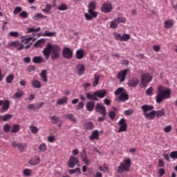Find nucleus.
<instances>
[{"instance_id": "f257e3e1", "label": "nucleus", "mask_w": 177, "mask_h": 177, "mask_svg": "<svg viewBox=\"0 0 177 177\" xmlns=\"http://www.w3.org/2000/svg\"><path fill=\"white\" fill-rule=\"evenodd\" d=\"M42 53L46 60H48L50 56L52 60H56L60 57L62 48L57 45H52V44L48 43L46 48L43 49Z\"/></svg>"}, {"instance_id": "f03ea898", "label": "nucleus", "mask_w": 177, "mask_h": 177, "mask_svg": "<svg viewBox=\"0 0 177 177\" xmlns=\"http://www.w3.org/2000/svg\"><path fill=\"white\" fill-rule=\"evenodd\" d=\"M171 97V91L169 89L164 90L162 86L158 88V94L156 95V103H161L165 99Z\"/></svg>"}, {"instance_id": "7ed1b4c3", "label": "nucleus", "mask_w": 177, "mask_h": 177, "mask_svg": "<svg viewBox=\"0 0 177 177\" xmlns=\"http://www.w3.org/2000/svg\"><path fill=\"white\" fill-rule=\"evenodd\" d=\"M131 165H132V161L131 160V158H124L118 166V172L119 174H123V172H129V171H131Z\"/></svg>"}, {"instance_id": "20e7f679", "label": "nucleus", "mask_w": 177, "mask_h": 177, "mask_svg": "<svg viewBox=\"0 0 177 177\" xmlns=\"http://www.w3.org/2000/svg\"><path fill=\"white\" fill-rule=\"evenodd\" d=\"M127 23V18L124 17H118L111 21L109 28L112 30H115L118 28V24H125Z\"/></svg>"}, {"instance_id": "39448f33", "label": "nucleus", "mask_w": 177, "mask_h": 177, "mask_svg": "<svg viewBox=\"0 0 177 177\" xmlns=\"http://www.w3.org/2000/svg\"><path fill=\"white\" fill-rule=\"evenodd\" d=\"M153 80V76L149 73H144L141 75V87L147 88V85L150 84L151 81Z\"/></svg>"}, {"instance_id": "423d86ee", "label": "nucleus", "mask_w": 177, "mask_h": 177, "mask_svg": "<svg viewBox=\"0 0 177 177\" xmlns=\"http://www.w3.org/2000/svg\"><path fill=\"white\" fill-rule=\"evenodd\" d=\"M113 35L115 37V39L120 41L121 42H127V41H129V39H131V36L128 34H123L121 35V33L114 32Z\"/></svg>"}, {"instance_id": "0eeeda50", "label": "nucleus", "mask_w": 177, "mask_h": 177, "mask_svg": "<svg viewBox=\"0 0 177 177\" xmlns=\"http://www.w3.org/2000/svg\"><path fill=\"white\" fill-rule=\"evenodd\" d=\"M118 125H120L119 129L118 131V133L121 132H127L128 129V124H127V120L122 118L118 122Z\"/></svg>"}, {"instance_id": "6e6552de", "label": "nucleus", "mask_w": 177, "mask_h": 177, "mask_svg": "<svg viewBox=\"0 0 177 177\" xmlns=\"http://www.w3.org/2000/svg\"><path fill=\"white\" fill-rule=\"evenodd\" d=\"M12 147H15L19 150L21 153H23L26 149H27V144L26 143H20L17 142H12Z\"/></svg>"}, {"instance_id": "1a4fd4ad", "label": "nucleus", "mask_w": 177, "mask_h": 177, "mask_svg": "<svg viewBox=\"0 0 177 177\" xmlns=\"http://www.w3.org/2000/svg\"><path fill=\"white\" fill-rule=\"evenodd\" d=\"M62 55L65 59H73V50L68 47L64 48L62 50Z\"/></svg>"}, {"instance_id": "9d476101", "label": "nucleus", "mask_w": 177, "mask_h": 177, "mask_svg": "<svg viewBox=\"0 0 177 177\" xmlns=\"http://www.w3.org/2000/svg\"><path fill=\"white\" fill-rule=\"evenodd\" d=\"M95 111L97 113H99L102 115V117H106L107 115V111L106 110V107L102 104L97 103L95 106Z\"/></svg>"}, {"instance_id": "9b49d317", "label": "nucleus", "mask_w": 177, "mask_h": 177, "mask_svg": "<svg viewBox=\"0 0 177 177\" xmlns=\"http://www.w3.org/2000/svg\"><path fill=\"white\" fill-rule=\"evenodd\" d=\"M113 10V5L111 3L105 2L101 7V12L103 13H110Z\"/></svg>"}, {"instance_id": "f8f14e48", "label": "nucleus", "mask_w": 177, "mask_h": 177, "mask_svg": "<svg viewBox=\"0 0 177 177\" xmlns=\"http://www.w3.org/2000/svg\"><path fill=\"white\" fill-rule=\"evenodd\" d=\"M88 13H85L84 17L86 20H92L93 18L97 17V12L95 10H88Z\"/></svg>"}, {"instance_id": "ddd939ff", "label": "nucleus", "mask_w": 177, "mask_h": 177, "mask_svg": "<svg viewBox=\"0 0 177 177\" xmlns=\"http://www.w3.org/2000/svg\"><path fill=\"white\" fill-rule=\"evenodd\" d=\"M77 164H80V160L78 158L71 156L69 160L68 161V166L69 168H74Z\"/></svg>"}, {"instance_id": "4468645a", "label": "nucleus", "mask_w": 177, "mask_h": 177, "mask_svg": "<svg viewBox=\"0 0 177 177\" xmlns=\"http://www.w3.org/2000/svg\"><path fill=\"white\" fill-rule=\"evenodd\" d=\"M129 99V95H128L127 93H123L115 98V102H118L119 103H125V102Z\"/></svg>"}, {"instance_id": "2eb2a0df", "label": "nucleus", "mask_w": 177, "mask_h": 177, "mask_svg": "<svg viewBox=\"0 0 177 177\" xmlns=\"http://www.w3.org/2000/svg\"><path fill=\"white\" fill-rule=\"evenodd\" d=\"M8 45L9 46L17 48V50H23V49H24V45L20 43V41H14L10 42Z\"/></svg>"}, {"instance_id": "dca6fc26", "label": "nucleus", "mask_w": 177, "mask_h": 177, "mask_svg": "<svg viewBox=\"0 0 177 177\" xmlns=\"http://www.w3.org/2000/svg\"><path fill=\"white\" fill-rule=\"evenodd\" d=\"M1 113H6L10 108V101L9 100H2Z\"/></svg>"}, {"instance_id": "f3484780", "label": "nucleus", "mask_w": 177, "mask_h": 177, "mask_svg": "<svg viewBox=\"0 0 177 177\" xmlns=\"http://www.w3.org/2000/svg\"><path fill=\"white\" fill-rule=\"evenodd\" d=\"M129 72V69H124L123 71H121L118 74V80H120V82H124L125 81V77H127V75Z\"/></svg>"}, {"instance_id": "a211bd4d", "label": "nucleus", "mask_w": 177, "mask_h": 177, "mask_svg": "<svg viewBox=\"0 0 177 177\" xmlns=\"http://www.w3.org/2000/svg\"><path fill=\"white\" fill-rule=\"evenodd\" d=\"M20 39L22 44L27 45L28 44H30V41L34 42V41H35L37 39L34 38L33 37H27V36H22L21 37Z\"/></svg>"}, {"instance_id": "6ab92c4d", "label": "nucleus", "mask_w": 177, "mask_h": 177, "mask_svg": "<svg viewBox=\"0 0 177 177\" xmlns=\"http://www.w3.org/2000/svg\"><path fill=\"white\" fill-rule=\"evenodd\" d=\"M39 162H41V158L38 156H35L34 158H30V160L28 162V164L30 165L35 167V165H38Z\"/></svg>"}, {"instance_id": "aec40b11", "label": "nucleus", "mask_w": 177, "mask_h": 177, "mask_svg": "<svg viewBox=\"0 0 177 177\" xmlns=\"http://www.w3.org/2000/svg\"><path fill=\"white\" fill-rule=\"evenodd\" d=\"M82 160L86 165H91V160L88 159V155L86 154V151H85V149H83V152L82 153Z\"/></svg>"}, {"instance_id": "412c9836", "label": "nucleus", "mask_w": 177, "mask_h": 177, "mask_svg": "<svg viewBox=\"0 0 177 177\" xmlns=\"http://www.w3.org/2000/svg\"><path fill=\"white\" fill-rule=\"evenodd\" d=\"M175 24V21H174L173 19H167L164 21V27L167 30L169 28H171V27H174V25Z\"/></svg>"}, {"instance_id": "4be33fe9", "label": "nucleus", "mask_w": 177, "mask_h": 177, "mask_svg": "<svg viewBox=\"0 0 177 177\" xmlns=\"http://www.w3.org/2000/svg\"><path fill=\"white\" fill-rule=\"evenodd\" d=\"M84 56H85V50L79 49L76 51L75 57L77 60H82V59H84Z\"/></svg>"}, {"instance_id": "5701e85b", "label": "nucleus", "mask_w": 177, "mask_h": 177, "mask_svg": "<svg viewBox=\"0 0 177 177\" xmlns=\"http://www.w3.org/2000/svg\"><path fill=\"white\" fill-rule=\"evenodd\" d=\"M138 84H139V80H138L136 77L131 79L128 82L129 86L131 88H135L136 86H138Z\"/></svg>"}, {"instance_id": "b1692460", "label": "nucleus", "mask_w": 177, "mask_h": 177, "mask_svg": "<svg viewBox=\"0 0 177 177\" xmlns=\"http://www.w3.org/2000/svg\"><path fill=\"white\" fill-rule=\"evenodd\" d=\"M144 116L147 120H154V118H156V111H152L149 113H145Z\"/></svg>"}, {"instance_id": "393cba45", "label": "nucleus", "mask_w": 177, "mask_h": 177, "mask_svg": "<svg viewBox=\"0 0 177 177\" xmlns=\"http://www.w3.org/2000/svg\"><path fill=\"white\" fill-rule=\"evenodd\" d=\"M154 109L153 105H148L145 104L141 106V109L142 110L143 113H147V111H151Z\"/></svg>"}, {"instance_id": "a878e982", "label": "nucleus", "mask_w": 177, "mask_h": 177, "mask_svg": "<svg viewBox=\"0 0 177 177\" xmlns=\"http://www.w3.org/2000/svg\"><path fill=\"white\" fill-rule=\"evenodd\" d=\"M32 62H33V63L39 64L41 63H45V59H44V57H42V56H36V57H33Z\"/></svg>"}, {"instance_id": "bb28decb", "label": "nucleus", "mask_w": 177, "mask_h": 177, "mask_svg": "<svg viewBox=\"0 0 177 177\" xmlns=\"http://www.w3.org/2000/svg\"><path fill=\"white\" fill-rule=\"evenodd\" d=\"M107 94V92L104 90H100L95 91V95H96L97 97H100V99H103Z\"/></svg>"}, {"instance_id": "cd10ccee", "label": "nucleus", "mask_w": 177, "mask_h": 177, "mask_svg": "<svg viewBox=\"0 0 177 177\" xmlns=\"http://www.w3.org/2000/svg\"><path fill=\"white\" fill-rule=\"evenodd\" d=\"M86 109L87 111H93V109H95V102L93 101L88 102L86 105Z\"/></svg>"}, {"instance_id": "c85d7f7f", "label": "nucleus", "mask_w": 177, "mask_h": 177, "mask_svg": "<svg viewBox=\"0 0 177 177\" xmlns=\"http://www.w3.org/2000/svg\"><path fill=\"white\" fill-rule=\"evenodd\" d=\"M90 140H99V131L97 130H95L93 131L92 134L89 136Z\"/></svg>"}, {"instance_id": "c756f323", "label": "nucleus", "mask_w": 177, "mask_h": 177, "mask_svg": "<svg viewBox=\"0 0 177 177\" xmlns=\"http://www.w3.org/2000/svg\"><path fill=\"white\" fill-rule=\"evenodd\" d=\"M31 84L33 88L37 89H39V88H41V82L38 81L37 79H34L33 80H32Z\"/></svg>"}, {"instance_id": "7c9ffc66", "label": "nucleus", "mask_w": 177, "mask_h": 177, "mask_svg": "<svg viewBox=\"0 0 177 177\" xmlns=\"http://www.w3.org/2000/svg\"><path fill=\"white\" fill-rule=\"evenodd\" d=\"M47 74H48V72H46V70H43L41 71V73L39 74V75L44 82H48Z\"/></svg>"}, {"instance_id": "2f4dec72", "label": "nucleus", "mask_w": 177, "mask_h": 177, "mask_svg": "<svg viewBox=\"0 0 177 177\" xmlns=\"http://www.w3.org/2000/svg\"><path fill=\"white\" fill-rule=\"evenodd\" d=\"M13 118V115L10 114H6L3 116L0 115V121H4V122H6V121H9V120H12Z\"/></svg>"}, {"instance_id": "473e14b6", "label": "nucleus", "mask_w": 177, "mask_h": 177, "mask_svg": "<svg viewBox=\"0 0 177 177\" xmlns=\"http://www.w3.org/2000/svg\"><path fill=\"white\" fill-rule=\"evenodd\" d=\"M86 96L87 99H88V100H95L96 102H97V100H99V98H97V95H95V92L93 94L86 93Z\"/></svg>"}, {"instance_id": "72a5a7b5", "label": "nucleus", "mask_w": 177, "mask_h": 177, "mask_svg": "<svg viewBox=\"0 0 177 177\" xmlns=\"http://www.w3.org/2000/svg\"><path fill=\"white\" fill-rule=\"evenodd\" d=\"M45 45V39H41L38 40L35 44V48H42Z\"/></svg>"}, {"instance_id": "f704fd0d", "label": "nucleus", "mask_w": 177, "mask_h": 177, "mask_svg": "<svg viewBox=\"0 0 177 177\" xmlns=\"http://www.w3.org/2000/svg\"><path fill=\"white\" fill-rule=\"evenodd\" d=\"M24 91L19 89L18 91L15 93L12 96V99H20V97H21V96H24Z\"/></svg>"}, {"instance_id": "c9c22d12", "label": "nucleus", "mask_w": 177, "mask_h": 177, "mask_svg": "<svg viewBox=\"0 0 177 177\" xmlns=\"http://www.w3.org/2000/svg\"><path fill=\"white\" fill-rule=\"evenodd\" d=\"M68 102V97H63L62 98L58 99L57 101V104L62 105L67 103Z\"/></svg>"}, {"instance_id": "e433bc0d", "label": "nucleus", "mask_w": 177, "mask_h": 177, "mask_svg": "<svg viewBox=\"0 0 177 177\" xmlns=\"http://www.w3.org/2000/svg\"><path fill=\"white\" fill-rule=\"evenodd\" d=\"M66 118L72 121V122L76 123L77 119L74 117V114L73 113H67L65 115Z\"/></svg>"}, {"instance_id": "4c0bfd02", "label": "nucleus", "mask_w": 177, "mask_h": 177, "mask_svg": "<svg viewBox=\"0 0 177 177\" xmlns=\"http://www.w3.org/2000/svg\"><path fill=\"white\" fill-rule=\"evenodd\" d=\"M20 131V125L19 124H13L11 129L12 133H17Z\"/></svg>"}, {"instance_id": "58836bf2", "label": "nucleus", "mask_w": 177, "mask_h": 177, "mask_svg": "<svg viewBox=\"0 0 177 177\" xmlns=\"http://www.w3.org/2000/svg\"><path fill=\"white\" fill-rule=\"evenodd\" d=\"M156 115L157 118H159V117H163V115H165V110L162 109L161 110L156 111Z\"/></svg>"}, {"instance_id": "ea45409f", "label": "nucleus", "mask_w": 177, "mask_h": 177, "mask_svg": "<svg viewBox=\"0 0 177 177\" xmlns=\"http://www.w3.org/2000/svg\"><path fill=\"white\" fill-rule=\"evenodd\" d=\"M23 174L24 176H31L32 174V170H31V169H24L23 170Z\"/></svg>"}, {"instance_id": "a19ab883", "label": "nucleus", "mask_w": 177, "mask_h": 177, "mask_svg": "<svg viewBox=\"0 0 177 177\" xmlns=\"http://www.w3.org/2000/svg\"><path fill=\"white\" fill-rule=\"evenodd\" d=\"M50 120H51L52 124H57L60 121V118L56 115L50 116Z\"/></svg>"}, {"instance_id": "79ce46f5", "label": "nucleus", "mask_w": 177, "mask_h": 177, "mask_svg": "<svg viewBox=\"0 0 177 177\" xmlns=\"http://www.w3.org/2000/svg\"><path fill=\"white\" fill-rule=\"evenodd\" d=\"M48 147H46V143H42L39 146V151H41V153L46 151Z\"/></svg>"}, {"instance_id": "37998d69", "label": "nucleus", "mask_w": 177, "mask_h": 177, "mask_svg": "<svg viewBox=\"0 0 177 177\" xmlns=\"http://www.w3.org/2000/svg\"><path fill=\"white\" fill-rule=\"evenodd\" d=\"M88 10H95L96 9V2L91 1L88 3Z\"/></svg>"}, {"instance_id": "c03bdc74", "label": "nucleus", "mask_w": 177, "mask_h": 177, "mask_svg": "<svg viewBox=\"0 0 177 177\" xmlns=\"http://www.w3.org/2000/svg\"><path fill=\"white\" fill-rule=\"evenodd\" d=\"M124 91H125L124 89V88L122 87H120L118 88L115 92H114V94L116 95V96H120V95H121L122 93H124L125 92H124Z\"/></svg>"}, {"instance_id": "a18cd8bd", "label": "nucleus", "mask_w": 177, "mask_h": 177, "mask_svg": "<svg viewBox=\"0 0 177 177\" xmlns=\"http://www.w3.org/2000/svg\"><path fill=\"white\" fill-rule=\"evenodd\" d=\"M13 80H15V75L13 74H10L6 77V82L7 84H12L13 82Z\"/></svg>"}, {"instance_id": "49530a36", "label": "nucleus", "mask_w": 177, "mask_h": 177, "mask_svg": "<svg viewBox=\"0 0 177 177\" xmlns=\"http://www.w3.org/2000/svg\"><path fill=\"white\" fill-rule=\"evenodd\" d=\"M99 80H100V76L99 75H95V80L93 82V86H97V85H99Z\"/></svg>"}, {"instance_id": "de8ad7c7", "label": "nucleus", "mask_w": 177, "mask_h": 177, "mask_svg": "<svg viewBox=\"0 0 177 177\" xmlns=\"http://www.w3.org/2000/svg\"><path fill=\"white\" fill-rule=\"evenodd\" d=\"M85 73V68L84 67H80L78 68L77 71H76V74H77V75H84V73Z\"/></svg>"}, {"instance_id": "09e8293b", "label": "nucleus", "mask_w": 177, "mask_h": 177, "mask_svg": "<svg viewBox=\"0 0 177 177\" xmlns=\"http://www.w3.org/2000/svg\"><path fill=\"white\" fill-rule=\"evenodd\" d=\"M8 35H10V37H12L13 38H19L20 36L19 32L17 31H11L8 33Z\"/></svg>"}, {"instance_id": "8fccbe9b", "label": "nucleus", "mask_w": 177, "mask_h": 177, "mask_svg": "<svg viewBox=\"0 0 177 177\" xmlns=\"http://www.w3.org/2000/svg\"><path fill=\"white\" fill-rule=\"evenodd\" d=\"M70 175H73V174H75L77 172H79V175L81 174V169L80 167H77L75 169H70L68 171Z\"/></svg>"}, {"instance_id": "3c124183", "label": "nucleus", "mask_w": 177, "mask_h": 177, "mask_svg": "<svg viewBox=\"0 0 177 177\" xmlns=\"http://www.w3.org/2000/svg\"><path fill=\"white\" fill-rule=\"evenodd\" d=\"M53 35H56V32H49L47 30L43 34V37H53Z\"/></svg>"}, {"instance_id": "603ef678", "label": "nucleus", "mask_w": 177, "mask_h": 177, "mask_svg": "<svg viewBox=\"0 0 177 177\" xmlns=\"http://www.w3.org/2000/svg\"><path fill=\"white\" fill-rule=\"evenodd\" d=\"M33 19L34 20H39V19H46V17L41 13H38L33 17Z\"/></svg>"}, {"instance_id": "864d4df0", "label": "nucleus", "mask_w": 177, "mask_h": 177, "mask_svg": "<svg viewBox=\"0 0 177 177\" xmlns=\"http://www.w3.org/2000/svg\"><path fill=\"white\" fill-rule=\"evenodd\" d=\"M40 30H41V28L40 27H39V28H29L28 29V31H27V32H28V34H30V32H38V31H40Z\"/></svg>"}, {"instance_id": "5fc2aeb1", "label": "nucleus", "mask_w": 177, "mask_h": 177, "mask_svg": "<svg viewBox=\"0 0 177 177\" xmlns=\"http://www.w3.org/2000/svg\"><path fill=\"white\" fill-rule=\"evenodd\" d=\"M153 92H154V88H153V87H149L146 90V95L148 96H151L153 95Z\"/></svg>"}, {"instance_id": "6e6d98bb", "label": "nucleus", "mask_w": 177, "mask_h": 177, "mask_svg": "<svg viewBox=\"0 0 177 177\" xmlns=\"http://www.w3.org/2000/svg\"><path fill=\"white\" fill-rule=\"evenodd\" d=\"M19 17H21V19H27V17H28V14L26 11H22L19 14Z\"/></svg>"}, {"instance_id": "4d7b16f0", "label": "nucleus", "mask_w": 177, "mask_h": 177, "mask_svg": "<svg viewBox=\"0 0 177 177\" xmlns=\"http://www.w3.org/2000/svg\"><path fill=\"white\" fill-rule=\"evenodd\" d=\"M30 129L32 133H38L39 129H38V128H37V127H35V126H30Z\"/></svg>"}, {"instance_id": "13d9d810", "label": "nucleus", "mask_w": 177, "mask_h": 177, "mask_svg": "<svg viewBox=\"0 0 177 177\" xmlns=\"http://www.w3.org/2000/svg\"><path fill=\"white\" fill-rule=\"evenodd\" d=\"M115 112L111 111L109 112V117L111 118V120H114L115 118Z\"/></svg>"}, {"instance_id": "bf43d9fd", "label": "nucleus", "mask_w": 177, "mask_h": 177, "mask_svg": "<svg viewBox=\"0 0 177 177\" xmlns=\"http://www.w3.org/2000/svg\"><path fill=\"white\" fill-rule=\"evenodd\" d=\"M163 131H165V132L166 133H169V132L171 131H172V126L171 125H169V126H167L164 128Z\"/></svg>"}, {"instance_id": "052dcab7", "label": "nucleus", "mask_w": 177, "mask_h": 177, "mask_svg": "<svg viewBox=\"0 0 177 177\" xmlns=\"http://www.w3.org/2000/svg\"><path fill=\"white\" fill-rule=\"evenodd\" d=\"M85 128H86V129H93V123H92L91 122L86 123Z\"/></svg>"}, {"instance_id": "680f3d73", "label": "nucleus", "mask_w": 177, "mask_h": 177, "mask_svg": "<svg viewBox=\"0 0 177 177\" xmlns=\"http://www.w3.org/2000/svg\"><path fill=\"white\" fill-rule=\"evenodd\" d=\"M158 174V177L164 176V175L165 174V169H159Z\"/></svg>"}, {"instance_id": "e2e57ef3", "label": "nucleus", "mask_w": 177, "mask_h": 177, "mask_svg": "<svg viewBox=\"0 0 177 177\" xmlns=\"http://www.w3.org/2000/svg\"><path fill=\"white\" fill-rule=\"evenodd\" d=\"M68 9V7L66 4H62L58 7V10H67Z\"/></svg>"}, {"instance_id": "0e129e2a", "label": "nucleus", "mask_w": 177, "mask_h": 177, "mask_svg": "<svg viewBox=\"0 0 177 177\" xmlns=\"http://www.w3.org/2000/svg\"><path fill=\"white\" fill-rule=\"evenodd\" d=\"M171 158L177 160V151H171L170 153Z\"/></svg>"}, {"instance_id": "69168bd1", "label": "nucleus", "mask_w": 177, "mask_h": 177, "mask_svg": "<svg viewBox=\"0 0 177 177\" xmlns=\"http://www.w3.org/2000/svg\"><path fill=\"white\" fill-rule=\"evenodd\" d=\"M3 129L6 133L10 132V125L5 124Z\"/></svg>"}, {"instance_id": "338daca9", "label": "nucleus", "mask_w": 177, "mask_h": 177, "mask_svg": "<svg viewBox=\"0 0 177 177\" xmlns=\"http://www.w3.org/2000/svg\"><path fill=\"white\" fill-rule=\"evenodd\" d=\"M22 9L21 7H16L14 10V15H17L18 13H20L21 12Z\"/></svg>"}, {"instance_id": "774afa93", "label": "nucleus", "mask_w": 177, "mask_h": 177, "mask_svg": "<svg viewBox=\"0 0 177 177\" xmlns=\"http://www.w3.org/2000/svg\"><path fill=\"white\" fill-rule=\"evenodd\" d=\"M77 110H82L84 109V102H80L77 104V106L76 107Z\"/></svg>"}]
</instances>
